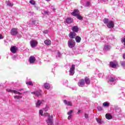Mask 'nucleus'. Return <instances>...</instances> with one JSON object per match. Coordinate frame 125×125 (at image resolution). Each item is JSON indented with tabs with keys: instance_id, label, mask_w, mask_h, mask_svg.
Wrapping results in <instances>:
<instances>
[{
	"instance_id": "cd10ccee",
	"label": "nucleus",
	"mask_w": 125,
	"mask_h": 125,
	"mask_svg": "<svg viewBox=\"0 0 125 125\" xmlns=\"http://www.w3.org/2000/svg\"><path fill=\"white\" fill-rule=\"evenodd\" d=\"M6 2L8 6H13V3H11L10 1H7Z\"/></svg>"
},
{
	"instance_id": "c756f323",
	"label": "nucleus",
	"mask_w": 125,
	"mask_h": 125,
	"mask_svg": "<svg viewBox=\"0 0 125 125\" xmlns=\"http://www.w3.org/2000/svg\"><path fill=\"white\" fill-rule=\"evenodd\" d=\"M96 121L98 124H100L101 125L102 124H103V121H102L99 118H96Z\"/></svg>"
},
{
	"instance_id": "20e7f679",
	"label": "nucleus",
	"mask_w": 125,
	"mask_h": 125,
	"mask_svg": "<svg viewBox=\"0 0 125 125\" xmlns=\"http://www.w3.org/2000/svg\"><path fill=\"white\" fill-rule=\"evenodd\" d=\"M10 33L12 36H16L18 34V29L17 28H12L10 31Z\"/></svg>"
},
{
	"instance_id": "58836bf2",
	"label": "nucleus",
	"mask_w": 125,
	"mask_h": 125,
	"mask_svg": "<svg viewBox=\"0 0 125 125\" xmlns=\"http://www.w3.org/2000/svg\"><path fill=\"white\" fill-rule=\"evenodd\" d=\"M42 12V14H47V15L48 14V12H47L46 11L43 10Z\"/></svg>"
},
{
	"instance_id": "412c9836",
	"label": "nucleus",
	"mask_w": 125,
	"mask_h": 125,
	"mask_svg": "<svg viewBox=\"0 0 125 125\" xmlns=\"http://www.w3.org/2000/svg\"><path fill=\"white\" fill-rule=\"evenodd\" d=\"M115 112H116L117 114H120V113L122 112V109H121V108H120L119 107L116 106L115 107Z\"/></svg>"
},
{
	"instance_id": "5701e85b",
	"label": "nucleus",
	"mask_w": 125,
	"mask_h": 125,
	"mask_svg": "<svg viewBox=\"0 0 125 125\" xmlns=\"http://www.w3.org/2000/svg\"><path fill=\"white\" fill-rule=\"evenodd\" d=\"M84 80L86 84H89V83H90V80H89V78L85 77Z\"/></svg>"
},
{
	"instance_id": "b1692460",
	"label": "nucleus",
	"mask_w": 125,
	"mask_h": 125,
	"mask_svg": "<svg viewBox=\"0 0 125 125\" xmlns=\"http://www.w3.org/2000/svg\"><path fill=\"white\" fill-rule=\"evenodd\" d=\"M110 48H111V46L109 45H105L104 47V50L107 51V50H109Z\"/></svg>"
},
{
	"instance_id": "a18cd8bd",
	"label": "nucleus",
	"mask_w": 125,
	"mask_h": 125,
	"mask_svg": "<svg viewBox=\"0 0 125 125\" xmlns=\"http://www.w3.org/2000/svg\"><path fill=\"white\" fill-rule=\"evenodd\" d=\"M43 34H48V30H44L43 31Z\"/></svg>"
},
{
	"instance_id": "09e8293b",
	"label": "nucleus",
	"mask_w": 125,
	"mask_h": 125,
	"mask_svg": "<svg viewBox=\"0 0 125 125\" xmlns=\"http://www.w3.org/2000/svg\"><path fill=\"white\" fill-rule=\"evenodd\" d=\"M3 39V36H2V35L0 34V40Z\"/></svg>"
},
{
	"instance_id": "0eeeda50",
	"label": "nucleus",
	"mask_w": 125,
	"mask_h": 125,
	"mask_svg": "<svg viewBox=\"0 0 125 125\" xmlns=\"http://www.w3.org/2000/svg\"><path fill=\"white\" fill-rule=\"evenodd\" d=\"M18 50V48L16 46H12L10 48V51L12 53H16Z\"/></svg>"
},
{
	"instance_id": "f03ea898",
	"label": "nucleus",
	"mask_w": 125,
	"mask_h": 125,
	"mask_svg": "<svg viewBox=\"0 0 125 125\" xmlns=\"http://www.w3.org/2000/svg\"><path fill=\"white\" fill-rule=\"evenodd\" d=\"M67 44L69 48H73V47H75V45H76V42L75 40L71 39L68 41Z\"/></svg>"
},
{
	"instance_id": "ea45409f",
	"label": "nucleus",
	"mask_w": 125,
	"mask_h": 125,
	"mask_svg": "<svg viewBox=\"0 0 125 125\" xmlns=\"http://www.w3.org/2000/svg\"><path fill=\"white\" fill-rule=\"evenodd\" d=\"M56 56L57 57H61V54L59 52H58Z\"/></svg>"
},
{
	"instance_id": "c9c22d12",
	"label": "nucleus",
	"mask_w": 125,
	"mask_h": 125,
	"mask_svg": "<svg viewBox=\"0 0 125 125\" xmlns=\"http://www.w3.org/2000/svg\"><path fill=\"white\" fill-rule=\"evenodd\" d=\"M72 114H73V110H71L69 111H68L67 112V115H70V116H73V115H72Z\"/></svg>"
},
{
	"instance_id": "a19ab883",
	"label": "nucleus",
	"mask_w": 125,
	"mask_h": 125,
	"mask_svg": "<svg viewBox=\"0 0 125 125\" xmlns=\"http://www.w3.org/2000/svg\"><path fill=\"white\" fill-rule=\"evenodd\" d=\"M98 111H102L103 110V108H102V107L101 106H98Z\"/></svg>"
},
{
	"instance_id": "6e6d98bb",
	"label": "nucleus",
	"mask_w": 125,
	"mask_h": 125,
	"mask_svg": "<svg viewBox=\"0 0 125 125\" xmlns=\"http://www.w3.org/2000/svg\"><path fill=\"white\" fill-rule=\"evenodd\" d=\"M46 1H50L51 0H45Z\"/></svg>"
},
{
	"instance_id": "9b49d317",
	"label": "nucleus",
	"mask_w": 125,
	"mask_h": 125,
	"mask_svg": "<svg viewBox=\"0 0 125 125\" xmlns=\"http://www.w3.org/2000/svg\"><path fill=\"white\" fill-rule=\"evenodd\" d=\"M85 84V82H84V80L83 79L80 80L79 82L78 83V85L81 87H83Z\"/></svg>"
},
{
	"instance_id": "8fccbe9b",
	"label": "nucleus",
	"mask_w": 125,
	"mask_h": 125,
	"mask_svg": "<svg viewBox=\"0 0 125 125\" xmlns=\"http://www.w3.org/2000/svg\"><path fill=\"white\" fill-rule=\"evenodd\" d=\"M48 107H46L45 109H43V111H44L45 112H47V109Z\"/></svg>"
},
{
	"instance_id": "4c0bfd02",
	"label": "nucleus",
	"mask_w": 125,
	"mask_h": 125,
	"mask_svg": "<svg viewBox=\"0 0 125 125\" xmlns=\"http://www.w3.org/2000/svg\"><path fill=\"white\" fill-rule=\"evenodd\" d=\"M122 43L124 44V45H125V37L122 38Z\"/></svg>"
},
{
	"instance_id": "39448f33",
	"label": "nucleus",
	"mask_w": 125,
	"mask_h": 125,
	"mask_svg": "<svg viewBox=\"0 0 125 125\" xmlns=\"http://www.w3.org/2000/svg\"><path fill=\"white\" fill-rule=\"evenodd\" d=\"M115 82H116V78L114 77H111L108 81V83L111 85L115 84Z\"/></svg>"
},
{
	"instance_id": "3c124183",
	"label": "nucleus",
	"mask_w": 125,
	"mask_h": 125,
	"mask_svg": "<svg viewBox=\"0 0 125 125\" xmlns=\"http://www.w3.org/2000/svg\"><path fill=\"white\" fill-rule=\"evenodd\" d=\"M51 8H52V10H53V11H55V9L54 8V7H53V6H51Z\"/></svg>"
},
{
	"instance_id": "f3484780",
	"label": "nucleus",
	"mask_w": 125,
	"mask_h": 125,
	"mask_svg": "<svg viewBox=\"0 0 125 125\" xmlns=\"http://www.w3.org/2000/svg\"><path fill=\"white\" fill-rule=\"evenodd\" d=\"M63 102L65 105H67V106H72L73 104L72 102L70 101H67V100H64Z\"/></svg>"
},
{
	"instance_id": "7c9ffc66",
	"label": "nucleus",
	"mask_w": 125,
	"mask_h": 125,
	"mask_svg": "<svg viewBox=\"0 0 125 125\" xmlns=\"http://www.w3.org/2000/svg\"><path fill=\"white\" fill-rule=\"evenodd\" d=\"M26 84H27V85H33V82L32 81H28L27 82H26Z\"/></svg>"
},
{
	"instance_id": "f257e3e1",
	"label": "nucleus",
	"mask_w": 125,
	"mask_h": 125,
	"mask_svg": "<svg viewBox=\"0 0 125 125\" xmlns=\"http://www.w3.org/2000/svg\"><path fill=\"white\" fill-rule=\"evenodd\" d=\"M47 117V120H46L48 125H52L53 124V116L46 113L44 114Z\"/></svg>"
},
{
	"instance_id": "603ef678",
	"label": "nucleus",
	"mask_w": 125,
	"mask_h": 125,
	"mask_svg": "<svg viewBox=\"0 0 125 125\" xmlns=\"http://www.w3.org/2000/svg\"><path fill=\"white\" fill-rule=\"evenodd\" d=\"M123 58H124V59H125V54H124L123 55Z\"/></svg>"
},
{
	"instance_id": "dca6fc26",
	"label": "nucleus",
	"mask_w": 125,
	"mask_h": 125,
	"mask_svg": "<svg viewBox=\"0 0 125 125\" xmlns=\"http://www.w3.org/2000/svg\"><path fill=\"white\" fill-rule=\"evenodd\" d=\"M65 23H67V24L73 23V19L67 18L65 20Z\"/></svg>"
},
{
	"instance_id": "f704fd0d",
	"label": "nucleus",
	"mask_w": 125,
	"mask_h": 125,
	"mask_svg": "<svg viewBox=\"0 0 125 125\" xmlns=\"http://www.w3.org/2000/svg\"><path fill=\"white\" fill-rule=\"evenodd\" d=\"M109 22V20L108 19H104V24H107V23H108Z\"/></svg>"
},
{
	"instance_id": "72a5a7b5",
	"label": "nucleus",
	"mask_w": 125,
	"mask_h": 125,
	"mask_svg": "<svg viewBox=\"0 0 125 125\" xmlns=\"http://www.w3.org/2000/svg\"><path fill=\"white\" fill-rule=\"evenodd\" d=\"M15 99H20L22 98V96H14Z\"/></svg>"
},
{
	"instance_id": "6ab92c4d",
	"label": "nucleus",
	"mask_w": 125,
	"mask_h": 125,
	"mask_svg": "<svg viewBox=\"0 0 125 125\" xmlns=\"http://www.w3.org/2000/svg\"><path fill=\"white\" fill-rule=\"evenodd\" d=\"M43 86L45 89H49L50 88V84L47 83H44Z\"/></svg>"
},
{
	"instance_id": "ddd939ff",
	"label": "nucleus",
	"mask_w": 125,
	"mask_h": 125,
	"mask_svg": "<svg viewBox=\"0 0 125 125\" xmlns=\"http://www.w3.org/2000/svg\"><path fill=\"white\" fill-rule=\"evenodd\" d=\"M107 26L109 29H111V28H113L114 26H115V25L114 24V22L112 21H109L108 22Z\"/></svg>"
},
{
	"instance_id": "f8f14e48",
	"label": "nucleus",
	"mask_w": 125,
	"mask_h": 125,
	"mask_svg": "<svg viewBox=\"0 0 125 125\" xmlns=\"http://www.w3.org/2000/svg\"><path fill=\"white\" fill-rule=\"evenodd\" d=\"M118 65V63H117V62H110V66L111 67V68H115L116 66Z\"/></svg>"
},
{
	"instance_id": "4468645a",
	"label": "nucleus",
	"mask_w": 125,
	"mask_h": 125,
	"mask_svg": "<svg viewBox=\"0 0 125 125\" xmlns=\"http://www.w3.org/2000/svg\"><path fill=\"white\" fill-rule=\"evenodd\" d=\"M32 94H35L36 96H42V91L32 92Z\"/></svg>"
},
{
	"instance_id": "49530a36",
	"label": "nucleus",
	"mask_w": 125,
	"mask_h": 125,
	"mask_svg": "<svg viewBox=\"0 0 125 125\" xmlns=\"http://www.w3.org/2000/svg\"><path fill=\"white\" fill-rule=\"evenodd\" d=\"M121 64L122 65V66H125V62H122Z\"/></svg>"
},
{
	"instance_id": "6e6552de",
	"label": "nucleus",
	"mask_w": 125,
	"mask_h": 125,
	"mask_svg": "<svg viewBox=\"0 0 125 125\" xmlns=\"http://www.w3.org/2000/svg\"><path fill=\"white\" fill-rule=\"evenodd\" d=\"M69 72L71 75V76H73L74 74H75V65L72 64L71 65V67L69 70Z\"/></svg>"
},
{
	"instance_id": "c85d7f7f",
	"label": "nucleus",
	"mask_w": 125,
	"mask_h": 125,
	"mask_svg": "<svg viewBox=\"0 0 125 125\" xmlns=\"http://www.w3.org/2000/svg\"><path fill=\"white\" fill-rule=\"evenodd\" d=\"M91 5V3H90V1H87L86 4H85V7H89Z\"/></svg>"
},
{
	"instance_id": "2f4dec72",
	"label": "nucleus",
	"mask_w": 125,
	"mask_h": 125,
	"mask_svg": "<svg viewBox=\"0 0 125 125\" xmlns=\"http://www.w3.org/2000/svg\"><path fill=\"white\" fill-rule=\"evenodd\" d=\"M29 3L32 5H35V4H36V1H35L34 0H30L29 1Z\"/></svg>"
},
{
	"instance_id": "4d7b16f0",
	"label": "nucleus",
	"mask_w": 125,
	"mask_h": 125,
	"mask_svg": "<svg viewBox=\"0 0 125 125\" xmlns=\"http://www.w3.org/2000/svg\"><path fill=\"white\" fill-rule=\"evenodd\" d=\"M37 9H39V8H37Z\"/></svg>"
},
{
	"instance_id": "79ce46f5",
	"label": "nucleus",
	"mask_w": 125,
	"mask_h": 125,
	"mask_svg": "<svg viewBox=\"0 0 125 125\" xmlns=\"http://www.w3.org/2000/svg\"><path fill=\"white\" fill-rule=\"evenodd\" d=\"M84 117L85 119H88V114L87 113H85Z\"/></svg>"
},
{
	"instance_id": "864d4df0",
	"label": "nucleus",
	"mask_w": 125,
	"mask_h": 125,
	"mask_svg": "<svg viewBox=\"0 0 125 125\" xmlns=\"http://www.w3.org/2000/svg\"><path fill=\"white\" fill-rule=\"evenodd\" d=\"M80 113H81V110H78V114H79Z\"/></svg>"
},
{
	"instance_id": "5fc2aeb1",
	"label": "nucleus",
	"mask_w": 125,
	"mask_h": 125,
	"mask_svg": "<svg viewBox=\"0 0 125 125\" xmlns=\"http://www.w3.org/2000/svg\"><path fill=\"white\" fill-rule=\"evenodd\" d=\"M21 90H23V89H21L19 90V91H21Z\"/></svg>"
},
{
	"instance_id": "aec40b11",
	"label": "nucleus",
	"mask_w": 125,
	"mask_h": 125,
	"mask_svg": "<svg viewBox=\"0 0 125 125\" xmlns=\"http://www.w3.org/2000/svg\"><path fill=\"white\" fill-rule=\"evenodd\" d=\"M44 43L45 44H46V45H50V44H51V41L49 40H46L44 41Z\"/></svg>"
},
{
	"instance_id": "1a4fd4ad",
	"label": "nucleus",
	"mask_w": 125,
	"mask_h": 125,
	"mask_svg": "<svg viewBox=\"0 0 125 125\" xmlns=\"http://www.w3.org/2000/svg\"><path fill=\"white\" fill-rule=\"evenodd\" d=\"M76 36L77 34L74 32H70L69 34V37L70 39H75Z\"/></svg>"
},
{
	"instance_id": "e433bc0d",
	"label": "nucleus",
	"mask_w": 125,
	"mask_h": 125,
	"mask_svg": "<svg viewBox=\"0 0 125 125\" xmlns=\"http://www.w3.org/2000/svg\"><path fill=\"white\" fill-rule=\"evenodd\" d=\"M39 113H40V115H41V116H43V111H42V110H40Z\"/></svg>"
},
{
	"instance_id": "473e14b6",
	"label": "nucleus",
	"mask_w": 125,
	"mask_h": 125,
	"mask_svg": "<svg viewBox=\"0 0 125 125\" xmlns=\"http://www.w3.org/2000/svg\"><path fill=\"white\" fill-rule=\"evenodd\" d=\"M77 18L79 20H83V17L81 16L80 15V13L79 14V15H78L77 16H76Z\"/></svg>"
},
{
	"instance_id": "423d86ee",
	"label": "nucleus",
	"mask_w": 125,
	"mask_h": 125,
	"mask_svg": "<svg viewBox=\"0 0 125 125\" xmlns=\"http://www.w3.org/2000/svg\"><path fill=\"white\" fill-rule=\"evenodd\" d=\"M6 91H8V92H11L12 93H14L15 94H19V95L22 94V93L21 92H19L18 91H16L15 90H12L10 89H7Z\"/></svg>"
},
{
	"instance_id": "a211bd4d",
	"label": "nucleus",
	"mask_w": 125,
	"mask_h": 125,
	"mask_svg": "<svg viewBox=\"0 0 125 125\" xmlns=\"http://www.w3.org/2000/svg\"><path fill=\"white\" fill-rule=\"evenodd\" d=\"M72 30L75 33H78L79 32V27L77 26H74L72 28Z\"/></svg>"
},
{
	"instance_id": "393cba45",
	"label": "nucleus",
	"mask_w": 125,
	"mask_h": 125,
	"mask_svg": "<svg viewBox=\"0 0 125 125\" xmlns=\"http://www.w3.org/2000/svg\"><path fill=\"white\" fill-rule=\"evenodd\" d=\"M105 117H106V119H107V120H111V119H112V115H111L109 113H107L105 115Z\"/></svg>"
},
{
	"instance_id": "4be33fe9",
	"label": "nucleus",
	"mask_w": 125,
	"mask_h": 125,
	"mask_svg": "<svg viewBox=\"0 0 125 125\" xmlns=\"http://www.w3.org/2000/svg\"><path fill=\"white\" fill-rule=\"evenodd\" d=\"M75 41L76 42H81V41H82V38L80 36H77L75 38Z\"/></svg>"
},
{
	"instance_id": "2eb2a0df",
	"label": "nucleus",
	"mask_w": 125,
	"mask_h": 125,
	"mask_svg": "<svg viewBox=\"0 0 125 125\" xmlns=\"http://www.w3.org/2000/svg\"><path fill=\"white\" fill-rule=\"evenodd\" d=\"M79 13L80 12L79 11V10H74L71 13V15H73V16H77V15H79Z\"/></svg>"
},
{
	"instance_id": "de8ad7c7",
	"label": "nucleus",
	"mask_w": 125,
	"mask_h": 125,
	"mask_svg": "<svg viewBox=\"0 0 125 125\" xmlns=\"http://www.w3.org/2000/svg\"><path fill=\"white\" fill-rule=\"evenodd\" d=\"M36 21L35 20H33L32 21V24H34V25H36Z\"/></svg>"
},
{
	"instance_id": "37998d69",
	"label": "nucleus",
	"mask_w": 125,
	"mask_h": 125,
	"mask_svg": "<svg viewBox=\"0 0 125 125\" xmlns=\"http://www.w3.org/2000/svg\"><path fill=\"white\" fill-rule=\"evenodd\" d=\"M72 117H73V115H68V117L67 118L68 120L70 121V119H72Z\"/></svg>"
},
{
	"instance_id": "7ed1b4c3",
	"label": "nucleus",
	"mask_w": 125,
	"mask_h": 125,
	"mask_svg": "<svg viewBox=\"0 0 125 125\" xmlns=\"http://www.w3.org/2000/svg\"><path fill=\"white\" fill-rule=\"evenodd\" d=\"M30 45L32 48H35L38 45V41L32 40L30 41Z\"/></svg>"
},
{
	"instance_id": "c03bdc74",
	"label": "nucleus",
	"mask_w": 125,
	"mask_h": 125,
	"mask_svg": "<svg viewBox=\"0 0 125 125\" xmlns=\"http://www.w3.org/2000/svg\"><path fill=\"white\" fill-rule=\"evenodd\" d=\"M12 59H13V60H16V59H17V57H16V56H13L12 57Z\"/></svg>"
},
{
	"instance_id": "a878e982",
	"label": "nucleus",
	"mask_w": 125,
	"mask_h": 125,
	"mask_svg": "<svg viewBox=\"0 0 125 125\" xmlns=\"http://www.w3.org/2000/svg\"><path fill=\"white\" fill-rule=\"evenodd\" d=\"M42 103V101L38 100L37 102L36 103V107H37V108H39V107H40Z\"/></svg>"
},
{
	"instance_id": "9d476101",
	"label": "nucleus",
	"mask_w": 125,
	"mask_h": 125,
	"mask_svg": "<svg viewBox=\"0 0 125 125\" xmlns=\"http://www.w3.org/2000/svg\"><path fill=\"white\" fill-rule=\"evenodd\" d=\"M29 61L30 64H34V63H35V62L36 61V58L34 56H31L29 58Z\"/></svg>"
},
{
	"instance_id": "bb28decb",
	"label": "nucleus",
	"mask_w": 125,
	"mask_h": 125,
	"mask_svg": "<svg viewBox=\"0 0 125 125\" xmlns=\"http://www.w3.org/2000/svg\"><path fill=\"white\" fill-rule=\"evenodd\" d=\"M103 105L104 107H109L110 106V103L105 102L103 104Z\"/></svg>"
}]
</instances>
